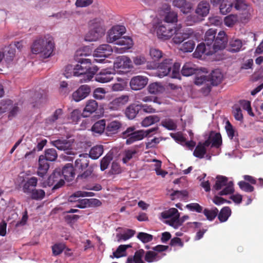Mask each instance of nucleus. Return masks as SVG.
<instances>
[{
    "instance_id": "nucleus-1",
    "label": "nucleus",
    "mask_w": 263,
    "mask_h": 263,
    "mask_svg": "<svg viewBox=\"0 0 263 263\" xmlns=\"http://www.w3.org/2000/svg\"><path fill=\"white\" fill-rule=\"evenodd\" d=\"M72 70V75L76 77H80V81L81 83H86L90 81L98 71V68L97 66L91 67L88 64L79 63L76 64L74 67L71 65H68L65 68L64 75L66 78L71 77L72 73H69V70Z\"/></svg>"
},
{
    "instance_id": "nucleus-2",
    "label": "nucleus",
    "mask_w": 263,
    "mask_h": 263,
    "mask_svg": "<svg viewBox=\"0 0 263 263\" xmlns=\"http://www.w3.org/2000/svg\"><path fill=\"white\" fill-rule=\"evenodd\" d=\"M54 48L52 37L46 35L34 41L31 46V51L33 54H39L44 58L50 57Z\"/></svg>"
},
{
    "instance_id": "nucleus-3",
    "label": "nucleus",
    "mask_w": 263,
    "mask_h": 263,
    "mask_svg": "<svg viewBox=\"0 0 263 263\" xmlns=\"http://www.w3.org/2000/svg\"><path fill=\"white\" fill-rule=\"evenodd\" d=\"M180 64L179 63H174L171 59H165L160 63L155 72V76L159 78H162L170 75L172 78H180Z\"/></svg>"
},
{
    "instance_id": "nucleus-4",
    "label": "nucleus",
    "mask_w": 263,
    "mask_h": 263,
    "mask_svg": "<svg viewBox=\"0 0 263 263\" xmlns=\"http://www.w3.org/2000/svg\"><path fill=\"white\" fill-rule=\"evenodd\" d=\"M216 34V30L211 28L205 34L204 43L198 45L194 53L195 58H199L203 54L211 55L213 54L211 49V45Z\"/></svg>"
},
{
    "instance_id": "nucleus-5",
    "label": "nucleus",
    "mask_w": 263,
    "mask_h": 263,
    "mask_svg": "<svg viewBox=\"0 0 263 263\" xmlns=\"http://www.w3.org/2000/svg\"><path fill=\"white\" fill-rule=\"evenodd\" d=\"M161 216L163 219H167L165 223L173 227L175 229L178 228L183 222L189 219V216L184 215L180 218V214L176 208H171L161 213Z\"/></svg>"
},
{
    "instance_id": "nucleus-6",
    "label": "nucleus",
    "mask_w": 263,
    "mask_h": 263,
    "mask_svg": "<svg viewBox=\"0 0 263 263\" xmlns=\"http://www.w3.org/2000/svg\"><path fill=\"white\" fill-rule=\"evenodd\" d=\"M157 129V127H153L146 130H139L135 131V127H129L123 133L122 135L123 137L126 139V143L129 145L137 141L142 140L150 133L155 132Z\"/></svg>"
},
{
    "instance_id": "nucleus-7",
    "label": "nucleus",
    "mask_w": 263,
    "mask_h": 263,
    "mask_svg": "<svg viewBox=\"0 0 263 263\" xmlns=\"http://www.w3.org/2000/svg\"><path fill=\"white\" fill-rule=\"evenodd\" d=\"M175 32L174 35L173 41L176 44H180L185 40L191 39L194 36V32L191 29H182L180 25L174 28Z\"/></svg>"
},
{
    "instance_id": "nucleus-8",
    "label": "nucleus",
    "mask_w": 263,
    "mask_h": 263,
    "mask_svg": "<svg viewBox=\"0 0 263 263\" xmlns=\"http://www.w3.org/2000/svg\"><path fill=\"white\" fill-rule=\"evenodd\" d=\"M167 246L158 245L154 248V251H148L145 253L144 259L148 262H156L161 259L165 254L161 252L166 250Z\"/></svg>"
},
{
    "instance_id": "nucleus-9",
    "label": "nucleus",
    "mask_w": 263,
    "mask_h": 263,
    "mask_svg": "<svg viewBox=\"0 0 263 263\" xmlns=\"http://www.w3.org/2000/svg\"><path fill=\"white\" fill-rule=\"evenodd\" d=\"M126 29L122 25H116L110 29L107 33L106 41L109 43H116L125 33Z\"/></svg>"
},
{
    "instance_id": "nucleus-10",
    "label": "nucleus",
    "mask_w": 263,
    "mask_h": 263,
    "mask_svg": "<svg viewBox=\"0 0 263 263\" xmlns=\"http://www.w3.org/2000/svg\"><path fill=\"white\" fill-rule=\"evenodd\" d=\"M216 36V34L215 35ZM228 43V37L224 31H220L215 37L211 45L213 53L223 49Z\"/></svg>"
},
{
    "instance_id": "nucleus-11",
    "label": "nucleus",
    "mask_w": 263,
    "mask_h": 263,
    "mask_svg": "<svg viewBox=\"0 0 263 263\" xmlns=\"http://www.w3.org/2000/svg\"><path fill=\"white\" fill-rule=\"evenodd\" d=\"M92 51L89 46H84L79 48L75 53L74 58L79 63H86L91 65L92 62L89 59L83 57H88L91 54Z\"/></svg>"
},
{
    "instance_id": "nucleus-12",
    "label": "nucleus",
    "mask_w": 263,
    "mask_h": 263,
    "mask_svg": "<svg viewBox=\"0 0 263 263\" xmlns=\"http://www.w3.org/2000/svg\"><path fill=\"white\" fill-rule=\"evenodd\" d=\"M156 32L159 39L166 40L170 39L174 35L175 31L174 28L168 25L159 23L156 27Z\"/></svg>"
},
{
    "instance_id": "nucleus-13",
    "label": "nucleus",
    "mask_w": 263,
    "mask_h": 263,
    "mask_svg": "<svg viewBox=\"0 0 263 263\" xmlns=\"http://www.w3.org/2000/svg\"><path fill=\"white\" fill-rule=\"evenodd\" d=\"M220 12L223 15L231 12L234 8V0H210L211 3L214 6H217L220 3Z\"/></svg>"
},
{
    "instance_id": "nucleus-14",
    "label": "nucleus",
    "mask_w": 263,
    "mask_h": 263,
    "mask_svg": "<svg viewBox=\"0 0 263 263\" xmlns=\"http://www.w3.org/2000/svg\"><path fill=\"white\" fill-rule=\"evenodd\" d=\"M64 183V181L61 174L60 168L56 169L48 179V185L49 186L54 185V189L60 187Z\"/></svg>"
},
{
    "instance_id": "nucleus-15",
    "label": "nucleus",
    "mask_w": 263,
    "mask_h": 263,
    "mask_svg": "<svg viewBox=\"0 0 263 263\" xmlns=\"http://www.w3.org/2000/svg\"><path fill=\"white\" fill-rule=\"evenodd\" d=\"M122 47H115L114 51L117 53H123L128 49L131 48L133 46V41L130 37L123 36L119 38V40L115 43Z\"/></svg>"
},
{
    "instance_id": "nucleus-16",
    "label": "nucleus",
    "mask_w": 263,
    "mask_h": 263,
    "mask_svg": "<svg viewBox=\"0 0 263 263\" xmlns=\"http://www.w3.org/2000/svg\"><path fill=\"white\" fill-rule=\"evenodd\" d=\"M148 79L144 76H137L133 77L129 83L130 87L134 90L143 88L148 83Z\"/></svg>"
},
{
    "instance_id": "nucleus-17",
    "label": "nucleus",
    "mask_w": 263,
    "mask_h": 263,
    "mask_svg": "<svg viewBox=\"0 0 263 263\" xmlns=\"http://www.w3.org/2000/svg\"><path fill=\"white\" fill-rule=\"evenodd\" d=\"M133 68L132 61L127 57L121 56L118 58L114 64V69L116 72H120L121 71L118 69H126Z\"/></svg>"
},
{
    "instance_id": "nucleus-18",
    "label": "nucleus",
    "mask_w": 263,
    "mask_h": 263,
    "mask_svg": "<svg viewBox=\"0 0 263 263\" xmlns=\"http://www.w3.org/2000/svg\"><path fill=\"white\" fill-rule=\"evenodd\" d=\"M171 7L167 5H163L161 8V14L164 15V20L168 23H176L178 21V14L176 12L171 11Z\"/></svg>"
},
{
    "instance_id": "nucleus-19",
    "label": "nucleus",
    "mask_w": 263,
    "mask_h": 263,
    "mask_svg": "<svg viewBox=\"0 0 263 263\" xmlns=\"http://www.w3.org/2000/svg\"><path fill=\"white\" fill-rule=\"evenodd\" d=\"M116 72V70L114 68H107L102 69L96 76V80L100 83H107L113 79V75Z\"/></svg>"
},
{
    "instance_id": "nucleus-20",
    "label": "nucleus",
    "mask_w": 263,
    "mask_h": 263,
    "mask_svg": "<svg viewBox=\"0 0 263 263\" xmlns=\"http://www.w3.org/2000/svg\"><path fill=\"white\" fill-rule=\"evenodd\" d=\"M128 101V96L123 95L114 99L112 101L109 102L107 107L110 110H118L125 105Z\"/></svg>"
},
{
    "instance_id": "nucleus-21",
    "label": "nucleus",
    "mask_w": 263,
    "mask_h": 263,
    "mask_svg": "<svg viewBox=\"0 0 263 263\" xmlns=\"http://www.w3.org/2000/svg\"><path fill=\"white\" fill-rule=\"evenodd\" d=\"M90 92V88L87 85L81 86L73 92L72 97L76 102H79L86 98Z\"/></svg>"
},
{
    "instance_id": "nucleus-22",
    "label": "nucleus",
    "mask_w": 263,
    "mask_h": 263,
    "mask_svg": "<svg viewBox=\"0 0 263 263\" xmlns=\"http://www.w3.org/2000/svg\"><path fill=\"white\" fill-rule=\"evenodd\" d=\"M114 50V48L109 45L102 44L95 49L93 55L94 57L105 58L110 55Z\"/></svg>"
},
{
    "instance_id": "nucleus-23",
    "label": "nucleus",
    "mask_w": 263,
    "mask_h": 263,
    "mask_svg": "<svg viewBox=\"0 0 263 263\" xmlns=\"http://www.w3.org/2000/svg\"><path fill=\"white\" fill-rule=\"evenodd\" d=\"M88 154H81L79 156V158L77 159V160L75 161V170L76 171H78L80 172H82L88 167Z\"/></svg>"
},
{
    "instance_id": "nucleus-24",
    "label": "nucleus",
    "mask_w": 263,
    "mask_h": 263,
    "mask_svg": "<svg viewBox=\"0 0 263 263\" xmlns=\"http://www.w3.org/2000/svg\"><path fill=\"white\" fill-rule=\"evenodd\" d=\"M51 144L57 147L59 150L66 152V153H69V150L71 148V142L65 139H58L51 141Z\"/></svg>"
},
{
    "instance_id": "nucleus-25",
    "label": "nucleus",
    "mask_w": 263,
    "mask_h": 263,
    "mask_svg": "<svg viewBox=\"0 0 263 263\" xmlns=\"http://www.w3.org/2000/svg\"><path fill=\"white\" fill-rule=\"evenodd\" d=\"M98 104L94 100H89L86 102L85 107L83 109L82 116L83 117H89L91 114L95 112L98 109Z\"/></svg>"
},
{
    "instance_id": "nucleus-26",
    "label": "nucleus",
    "mask_w": 263,
    "mask_h": 263,
    "mask_svg": "<svg viewBox=\"0 0 263 263\" xmlns=\"http://www.w3.org/2000/svg\"><path fill=\"white\" fill-rule=\"evenodd\" d=\"M210 144V140H206L203 143L199 142L194 151V156L200 159L202 158L206 153V147L209 146Z\"/></svg>"
},
{
    "instance_id": "nucleus-27",
    "label": "nucleus",
    "mask_w": 263,
    "mask_h": 263,
    "mask_svg": "<svg viewBox=\"0 0 263 263\" xmlns=\"http://www.w3.org/2000/svg\"><path fill=\"white\" fill-rule=\"evenodd\" d=\"M89 29L97 30L104 33L105 28L103 21L100 18H96L90 20L88 23Z\"/></svg>"
},
{
    "instance_id": "nucleus-28",
    "label": "nucleus",
    "mask_w": 263,
    "mask_h": 263,
    "mask_svg": "<svg viewBox=\"0 0 263 263\" xmlns=\"http://www.w3.org/2000/svg\"><path fill=\"white\" fill-rule=\"evenodd\" d=\"M210 9L209 3L206 1H202L198 4L195 12L199 16L205 17L209 14Z\"/></svg>"
},
{
    "instance_id": "nucleus-29",
    "label": "nucleus",
    "mask_w": 263,
    "mask_h": 263,
    "mask_svg": "<svg viewBox=\"0 0 263 263\" xmlns=\"http://www.w3.org/2000/svg\"><path fill=\"white\" fill-rule=\"evenodd\" d=\"M245 43H243L241 40L238 39H232L229 42L228 50L232 53L238 52L241 50L243 44Z\"/></svg>"
},
{
    "instance_id": "nucleus-30",
    "label": "nucleus",
    "mask_w": 263,
    "mask_h": 263,
    "mask_svg": "<svg viewBox=\"0 0 263 263\" xmlns=\"http://www.w3.org/2000/svg\"><path fill=\"white\" fill-rule=\"evenodd\" d=\"M210 85H217L222 81L223 74L220 69H217L212 71L210 77Z\"/></svg>"
},
{
    "instance_id": "nucleus-31",
    "label": "nucleus",
    "mask_w": 263,
    "mask_h": 263,
    "mask_svg": "<svg viewBox=\"0 0 263 263\" xmlns=\"http://www.w3.org/2000/svg\"><path fill=\"white\" fill-rule=\"evenodd\" d=\"M172 4L173 6L180 9L183 13H188L192 8L191 4L186 0H174Z\"/></svg>"
},
{
    "instance_id": "nucleus-32",
    "label": "nucleus",
    "mask_w": 263,
    "mask_h": 263,
    "mask_svg": "<svg viewBox=\"0 0 263 263\" xmlns=\"http://www.w3.org/2000/svg\"><path fill=\"white\" fill-rule=\"evenodd\" d=\"M234 8L239 12L245 13L250 11V7L245 0H234Z\"/></svg>"
},
{
    "instance_id": "nucleus-33",
    "label": "nucleus",
    "mask_w": 263,
    "mask_h": 263,
    "mask_svg": "<svg viewBox=\"0 0 263 263\" xmlns=\"http://www.w3.org/2000/svg\"><path fill=\"white\" fill-rule=\"evenodd\" d=\"M172 138L176 141L180 142L182 145H185L189 149H192L195 146V142L192 140L186 141L181 134H171Z\"/></svg>"
},
{
    "instance_id": "nucleus-34",
    "label": "nucleus",
    "mask_w": 263,
    "mask_h": 263,
    "mask_svg": "<svg viewBox=\"0 0 263 263\" xmlns=\"http://www.w3.org/2000/svg\"><path fill=\"white\" fill-rule=\"evenodd\" d=\"M63 179L67 181H71L74 177L73 167L71 164L68 163L63 167L62 170V174Z\"/></svg>"
},
{
    "instance_id": "nucleus-35",
    "label": "nucleus",
    "mask_w": 263,
    "mask_h": 263,
    "mask_svg": "<svg viewBox=\"0 0 263 263\" xmlns=\"http://www.w3.org/2000/svg\"><path fill=\"white\" fill-rule=\"evenodd\" d=\"M148 91L151 94L158 95L163 93L165 90L164 87L158 82L150 84L148 86Z\"/></svg>"
},
{
    "instance_id": "nucleus-36",
    "label": "nucleus",
    "mask_w": 263,
    "mask_h": 263,
    "mask_svg": "<svg viewBox=\"0 0 263 263\" xmlns=\"http://www.w3.org/2000/svg\"><path fill=\"white\" fill-rule=\"evenodd\" d=\"M37 179L36 177H32L29 178L23 185V191L26 194H30L37 184Z\"/></svg>"
},
{
    "instance_id": "nucleus-37",
    "label": "nucleus",
    "mask_w": 263,
    "mask_h": 263,
    "mask_svg": "<svg viewBox=\"0 0 263 263\" xmlns=\"http://www.w3.org/2000/svg\"><path fill=\"white\" fill-rule=\"evenodd\" d=\"M39 164L37 175L41 177H43L49 169V164L47 161L44 159V156L43 155L40 156L39 157Z\"/></svg>"
},
{
    "instance_id": "nucleus-38",
    "label": "nucleus",
    "mask_w": 263,
    "mask_h": 263,
    "mask_svg": "<svg viewBox=\"0 0 263 263\" xmlns=\"http://www.w3.org/2000/svg\"><path fill=\"white\" fill-rule=\"evenodd\" d=\"M195 84L197 85H205L206 87L204 91L205 92H210L211 86L210 85L209 80L205 75L202 74L200 76H197L195 79Z\"/></svg>"
},
{
    "instance_id": "nucleus-39",
    "label": "nucleus",
    "mask_w": 263,
    "mask_h": 263,
    "mask_svg": "<svg viewBox=\"0 0 263 263\" xmlns=\"http://www.w3.org/2000/svg\"><path fill=\"white\" fill-rule=\"evenodd\" d=\"M197 70L196 66L192 63H185L181 70V73L185 77L190 76L194 74Z\"/></svg>"
},
{
    "instance_id": "nucleus-40",
    "label": "nucleus",
    "mask_w": 263,
    "mask_h": 263,
    "mask_svg": "<svg viewBox=\"0 0 263 263\" xmlns=\"http://www.w3.org/2000/svg\"><path fill=\"white\" fill-rule=\"evenodd\" d=\"M103 34L97 30L89 29V31L85 34L84 40L87 42H95L99 40Z\"/></svg>"
},
{
    "instance_id": "nucleus-41",
    "label": "nucleus",
    "mask_w": 263,
    "mask_h": 263,
    "mask_svg": "<svg viewBox=\"0 0 263 263\" xmlns=\"http://www.w3.org/2000/svg\"><path fill=\"white\" fill-rule=\"evenodd\" d=\"M194 36L189 39L190 40L186 42H182L179 48L180 50L184 52H191L195 48V43L193 41V38Z\"/></svg>"
},
{
    "instance_id": "nucleus-42",
    "label": "nucleus",
    "mask_w": 263,
    "mask_h": 263,
    "mask_svg": "<svg viewBox=\"0 0 263 263\" xmlns=\"http://www.w3.org/2000/svg\"><path fill=\"white\" fill-rule=\"evenodd\" d=\"M103 153V147L102 145H97L92 147L88 155L89 158L93 159L99 158Z\"/></svg>"
},
{
    "instance_id": "nucleus-43",
    "label": "nucleus",
    "mask_w": 263,
    "mask_h": 263,
    "mask_svg": "<svg viewBox=\"0 0 263 263\" xmlns=\"http://www.w3.org/2000/svg\"><path fill=\"white\" fill-rule=\"evenodd\" d=\"M121 124L118 121L110 122L106 126V130L108 134H113L118 132L121 127Z\"/></svg>"
},
{
    "instance_id": "nucleus-44",
    "label": "nucleus",
    "mask_w": 263,
    "mask_h": 263,
    "mask_svg": "<svg viewBox=\"0 0 263 263\" xmlns=\"http://www.w3.org/2000/svg\"><path fill=\"white\" fill-rule=\"evenodd\" d=\"M207 140L210 141L213 147H218L222 143L221 137L219 133H212Z\"/></svg>"
},
{
    "instance_id": "nucleus-45",
    "label": "nucleus",
    "mask_w": 263,
    "mask_h": 263,
    "mask_svg": "<svg viewBox=\"0 0 263 263\" xmlns=\"http://www.w3.org/2000/svg\"><path fill=\"white\" fill-rule=\"evenodd\" d=\"M106 126L105 121L104 120H101L96 122L91 127V130L94 133L101 134H102Z\"/></svg>"
},
{
    "instance_id": "nucleus-46",
    "label": "nucleus",
    "mask_w": 263,
    "mask_h": 263,
    "mask_svg": "<svg viewBox=\"0 0 263 263\" xmlns=\"http://www.w3.org/2000/svg\"><path fill=\"white\" fill-rule=\"evenodd\" d=\"M95 195L93 192H84V191H77L71 195L68 199L69 202H72L76 201L75 198H79L80 197H92Z\"/></svg>"
},
{
    "instance_id": "nucleus-47",
    "label": "nucleus",
    "mask_w": 263,
    "mask_h": 263,
    "mask_svg": "<svg viewBox=\"0 0 263 263\" xmlns=\"http://www.w3.org/2000/svg\"><path fill=\"white\" fill-rule=\"evenodd\" d=\"M3 52L4 54V57H5L6 60L7 61H11L15 56V49L14 46L10 45L6 47L4 49V51Z\"/></svg>"
},
{
    "instance_id": "nucleus-48",
    "label": "nucleus",
    "mask_w": 263,
    "mask_h": 263,
    "mask_svg": "<svg viewBox=\"0 0 263 263\" xmlns=\"http://www.w3.org/2000/svg\"><path fill=\"white\" fill-rule=\"evenodd\" d=\"M230 181H228V178L224 176H218L216 178L215 184L213 186V189L216 191H219L227 184Z\"/></svg>"
},
{
    "instance_id": "nucleus-49",
    "label": "nucleus",
    "mask_w": 263,
    "mask_h": 263,
    "mask_svg": "<svg viewBox=\"0 0 263 263\" xmlns=\"http://www.w3.org/2000/svg\"><path fill=\"white\" fill-rule=\"evenodd\" d=\"M231 214V210L228 206L223 208L219 212L218 219L221 222L226 221Z\"/></svg>"
},
{
    "instance_id": "nucleus-50",
    "label": "nucleus",
    "mask_w": 263,
    "mask_h": 263,
    "mask_svg": "<svg viewBox=\"0 0 263 263\" xmlns=\"http://www.w3.org/2000/svg\"><path fill=\"white\" fill-rule=\"evenodd\" d=\"M58 157L57 151L54 148H49L45 151L44 159L46 161H53Z\"/></svg>"
},
{
    "instance_id": "nucleus-51",
    "label": "nucleus",
    "mask_w": 263,
    "mask_h": 263,
    "mask_svg": "<svg viewBox=\"0 0 263 263\" xmlns=\"http://www.w3.org/2000/svg\"><path fill=\"white\" fill-rule=\"evenodd\" d=\"M238 20L237 15L230 14L224 17V23L227 27H232L238 22Z\"/></svg>"
},
{
    "instance_id": "nucleus-52",
    "label": "nucleus",
    "mask_w": 263,
    "mask_h": 263,
    "mask_svg": "<svg viewBox=\"0 0 263 263\" xmlns=\"http://www.w3.org/2000/svg\"><path fill=\"white\" fill-rule=\"evenodd\" d=\"M220 190V191L218 194L221 196L227 195L233 193L234 191L233 183L232 181H230L227 184L224 185L223 189Z\"/></svg>"
},
{
    "instance_id": "nucleus-53",
    "label": "nucleus",
    "mask_w": 263,
    "mask_h": 263,
    "mask_svg": "<svg viewBox=\"0 0 263 263\" xmlns=\"http://www.w3.org/2000/svg\"><path fill=\"white\" fill-rule=\"evenodd\" d=\"M149 54L151 58L154 61H158L162 57V52L159 49L152 47L149 49Z\"/></svg>"
},
{
    "instance_id": "nucleus-54",
    "label": "nucleus",
    "mask_w": 263,
    "mask_h": 263,
    "mask_svg": "<svg viewBox=\"0 0 263 263\" xmlns=\"http://www.w3.org/2000/svg\"><path fill=\"white\" fill-rule=\"evenodd\" d=\"M159 118L158 116H149L144 118L141 124L143 126L147 127L159 122Z\"/></svg>"
},
{
    "instance_id": "nucleus-55",
    "label": "nucleus",
    "mask_w": 263,
    "mask_h": 263,
    "mask_svg": "<svg viewBox=\"0 0 263 263\" xmlns=\"http://www.w3.org/2000/svg\"><path fill=\"white\" fill-rule=\"evenodd\" d=\"M132 246L130 245H120L119 246L116 251L113 253V256H111L112 258L116 257L119 258L125 255V251L127 248H130Z\"/></svg>"
},
{
    "instance_id": "nucleus-56",
    "label": "nucleus",
    "mask_w": 263,
    "mask_h": 263,
    "mask_svg": "<svg viewBox=\"0 0 263 263\" xmlns=\"http://www.w3.org/2000/svg\"><path fill=\"white\" fill-rule=\"evenodd\" d=\"M226 129L228 137L231 139H234V141L237 142V138L236 137V132L229 121L226 123Z\"/></svg>"
},
{
    "instance_id": "nucleus-57",
    "label": "nucleus",
    "mask_w": 263,
    "mask_h": 263,
    "mask_svg": "<svg viewBox=\"0 0 263 263\" xmlns=\"http://www.w3.org/2000/svg\"><path fill=\"white\" fill-rule=\"evenodd\" d=\"M218 213V210L216 208H214L211 210L204 209L203 213L209 220H213Z\"/></svg>"
},
{
    "instance_id": "nucleus-58",
    "label": "nucleus",
    "mask_w": 263,
    "mask_h": 263,
    "mask_svg": "<svg viewBox=\"0 0 263 263\" xmlns=\"http://www.w3.org/2000/svg\"><path fill=\"white\" fill-rule=\"evenodd\" d=\"M112 159V154H107L101 161V170L102 171H104L106 170Z\"/></svg>"
},
{
    "instance_id": "nucleus-59",
    "label": "nucleus",
    "mask_w": 263,
    "mask_h": 263,
    "mask_svg": "<svg viewBox=\"0 0 263 263\" xmlns=\"http://www.w3.org/2000/svg\"><path fill=\"white\" fill-rule=\"evenodd\" d=\"M144 256H145V251L143 249L137 251L133 257L134 259V263H145L143 260Z\"/></svg>"
},
{
    "instance_id": "nucleus-60",
    "label": "nucleus",
    "mask_w": 263,
    "mask_h": 263,
    "mask_svg": "<svg viewBox=\"0 0 263 263\" xmlns=\"http://www.w3.org/2000/svg\"><path fill=\"white\" fill-rule=\"evenodd\" d=\"M138 112V109L131 105L126 108L125 114L128 119H133L136 116Z\"/></svg>"
},
{
    "instance_id": "nucleus-61",
    "label": "nucleus",
    "mask_w": 263,
    "mask_h": 263,
    "mask_svg": "<svg viewBox=\"0 0 263 263\" xmlns=\"http://www.w3.org/2000/svg\"><path fill=\"white\" fill-rule=\"evenodd\" d=\"M106 93L105 89L103 88H97L93 91V97L98 100H102L104 98Z\"/></svg>"
},
{
    "instance_id": "nucleus-62",
    "label": "nucleus",
    "mask_w": 263,
    "mask_h": 263,
    "mask_svg": "<svg viewBox=\"0 0 263 263\" xmlns=\"http://www.w3.org/2000/svg\"><path fill=\"white\" fill-rule=\"evenodd\" d=\"M137 237L143 243H147L153 240V236L144 232H140L137 235Z\"/></svg>"
},
{
    "instance_id": "nucleus-63",
    "label": "nucleus",
    "mask_w": 263,
    "mask_h": 263,
    "mask_svg": "<svg viewBox=\"0 0 263 263\" xmlns=\"http://www.w3.org/2000/svg\"><path fill=\"white\" fill-rule=\"evenodd\" d=\"M31 193V198L35 200H41L43 199L45 195V192L43 190H32Z\"/></svg>"
},
{
    "instance_id": "nucleus-64",
    "label": "nucleus",
    "mask_w": 263,
    "mask_h": 263,
    "mask_svg": "<svg viewBox=\"0 0 263 263\" xmlns=\"http://www.w3.org/2000/svg\"><path fill=\"white\" fill-rule=\"evenodd\" d=\"M162 125L169 130H174L177 127L176 123L170 119H165L162 122Z\"/></svg>"
}]
</instances>
